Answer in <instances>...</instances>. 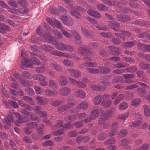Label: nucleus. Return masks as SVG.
Listing matches in <instances>:
<instances>
[{"label": "nucleus", "instance_id": "ddd939ff", "mask_svg": "<svg viewBox=\"0 0 150 150\" xmlns=\"http://www.w3.org/2000/svg\"><path fill=\"white\" fill-rule=\"evenodd\" d=\"M103 112V110L100 108L93 109L92 110L90 114V116L91 120H94L97 118L99 115V113Z\"/></svg>", "mask_w": 150, "mask_h": 150}, {"label": "nucleus", "instance_id": "4be33fe9", "mask_svg": "<svg viewBox=\"0 0 150 150\" xmlns=\"http://www.w3.org/2000/svg\"><path fill=\"white\" fill-rule=\"evenodd\" d=\"M36 100L39 105H46L48 103V100L47 99L43 98L41 97H37L36 98Z\"/></svg>", "mask_w": 150, "mask_h": 150}, {"label": "nucleus", "instance_id": "4c0bfd02", "mask_svg": "<svg viewBox=\"0 0 150 150\" xmlns=\"http://www.w3.org/2000/svg\"><path fill=\"white\" fill-rule=\"evenodd\" d=\"M128 107V104L125 102L120 103L119 105L118 109L120 110H122L127 109Z\"/></svg>", "mask_w": 150, "mask_h": 150}, {"label": "nucleus", "instance_id": "c9c22d12", "mask_svg": "<svg viewBox=\"0 0 150 150\" xmlns=\"http://www.w3.org/2000/svg\"><path fill=\"white\" fill-rule=\"evenodd\" d=\"M142 123L141 120H137L134 122L129 123V127H135L140 126Z\"/></svg>", "mask_w": 150, "mask_h": 150}, {"label": "nucleus", "instance_id": "bf43d9fd", "mask_svg": "<svg viewBox=\"0 0 150 150\" xmlns=\"http://www.w3.org/2000/svg\"><path fill=\"white\" fill-rule=\"evenodd\" d=\"M30 118L31 120L33 121L37 120L38 122H40L41 120L40 118L36 116L35 115H33L32 113H30Z\"/></svg>", "mask_w": 150, "mask_h": 150}, {"label": "nucleus", "instance_id": "a878e982", "mask_svg": "<svg viewBox=\"0 0 150 150\" xmlns=\"http://www.w3.org/2000/svg\"><path fill=\"white\" fill-rule=\"evenodd\" d=\"M87 13L88 14L96 18H100L101 17V16L99 13L93 10H89L88 11Z\"/></svg>", "mask_w": 150, "mask_h": 150}, {"label": "nucleus", "instance_id": "1a4fd4ad", "mask_svg": "<svg viewBox=\"0 0 150 150\" xmlns=\"http://www.w3.org/2000/svg\"><path fill=\"white\" fill-rule=\"evenodd\" d=\"M8 116L4 120L3 123L6 125L4 126V127L6 129L8 128V126H10L11 125V122H13V118L12 115V113L10 112H9L8 113Z\"/></svg>", "mask_w": 150, "mask_h": 150}, {"label": "nucleus", "instance_id": "052dcab7", "mask_svg": "<svg viewBox=\"0 0 150 150\" xmlns=\"http://www.w3.org/2000/svg\"><path fill=\"white\" fill-rule=\"evenodd\" d=\"M115 139L114 138H111L109 139L104 142L105 145H108L110 144H112L114 143L115 142Z\"/></svg>", "mask_w": 150, "mask_h": 150}, {"label": "nucleus", "instance_id": "412c9836", "mask_svg": "<svg viewBox=\"0 0 150 150\" xmlns=\"http://www.w3.org/2000/svg\"><path fill=\"white\" fill-rule=\"evenodd\" d=\"M58 81L59 83L62 86H65L68 83L67 79L63 76H59L58 79Z\"/></svg>", "mask_w": 150, "mask_h": 150}, {"label": "nucleus", "instance_id": "338daca9", "mask_svg": "<svg viewBox=\"0 0 150 150\" xmlns=\"http://www.w3.org/2000/svg\"><path fill=\"white\" fill-rule=\"evenodd\" d=\"M42 110V107L40 106H36L34 109L35 112L36 114H40V113H41Z\"/></svg>", "mask_w": 150, "mask_h": 150}, {"label": "nucleus", "instance_id": "a211bd4d", "mask_svg": "<svg viewBox=\"0 0 150 150\" xmlns=\"http://www.w3.org/2000/svg\"><path fill=\"white\" fill-rule=\"evenodd\" d=\"M71 92V89L67 87H63L59 91V93L62 96H68L70 93Z\"/></svg>", "mask_w": 150, "mask_h": 150}, {"label": "nucleus", "instance_id": "58836bf2", "mask_svg": "<svg viewBox=\"0 0 150 150\" xmlns=\"http://www.w3.org/2000/svg\"><path fill=\"white\" fill-rule=\"evenodd\" d=\"M130 143V141L127 139H124L120 141L118 143V145L120 146H127Z\"/></svg>", "mask_w": 150, "mask_h": 150}, {"label": "nucleus", "instance_id": "69168bd1", "mask_svg": "<svg viewBox=\"0 0 150 150\" xmlns=\"http://www.w3.org/2000/svg\"><path fill=\"white\" fill-rule=\"evenodd\" d=\"M127 66V64L125 63L119 62L115 65V67L116 68H120L124 67Z\"/></svg>", "mask_w": 150, "mask_h": 150}, {"label": "nucleus", "instance_id": "4468645a", "mask_svg": "<svg viewBox=\"0 0 150 150\" xmlns=\"http://www.w3.org/2000/svg\"><path fill=\"white\" fill-rule=\"evenodd\" d=\"M69 74L72 76L78 78L81 76V73L77 69H67Z\"/></svg>", "mask_w": 150, "mask_h": 150}, {"label": "nucleus", "instance_id": "f3484780", "mask_svg": "<svg viewBox=\"0 0 150 150\" xmlns=\"http://www.w3.org/2000/svg\"><path fill=\"white\" fill-rule=\"evenodd\" d=\"M68 104L59 107L58 108V111H59L64 112L67 110L71 107H73L75 104L72 102H70L69 100L67 101Z\"/></svg>", "mask_w": 150, "mask_h": 150}, {"label": "nucleus", "instance_id": "ea45409f", "mask_svg": "<svg viewBox=\"0 0 150 150\" xmlns=\"http://www.w3.org/2000/svg\"><path fill=\"white\" fill-rule=\"evenodd\" d=\"M22 99L25 101L28 102L31 105H35V102L31 98L27 96H25L23 97Z\"/></svg>", "mask_w": 150, "mask_h": 150}, {"label": "nucleus", "instance_id": "8fccbe9b", "mask_svg": "<svg viewBox=\"0 0 150 150\" xmlns=\"http://www.w3.org/2000/svg\"><path fill=\"white\" fill-rule=\"evenodd\" d=\"M51 30L52 31L51 32V33H52L54 35L57 37L58 38H62L63 36L62 34L57 30Z\"/></svg>", "mask_w": 150, "mask_h": 150}, {"label": "nucleus", "instance_id": "37998d69", "mask_svg": "<svg viewBox=\"0 0 150 150\" xmlns=\"http://www.w3.org/2000/svg\"><path fill=\"white\" fill-rule=\"evenodd\" d=\"M97 6L98 10L100 11H105L108 10L107 7L103 4H98L97 5Z\"/></svg>", "mask_w": 150, "mask_h": 150}, {"label": "nucleus", "instance_id": "0eeeda50", "mask_svg": "<svg viewBox=\"0 0 150 150\" xmlns=\"http://www.w3.org/2000/svg\"><path fill=\"white\" fill-rule=\"evenodd\" d=\"M13 114L16 116L18 120L17 121L15 122L16 125L18 126L19 125V124L21 123H26L30 120L29 118L26 116H20L19 113L17 112H14Z\"/></svg>", "mask_w": 150, "mask_h": 150}, {"label": "nucleus", "instance_id": "9b49d317", "mask_svg": "<svg viewBox=\"0 0 150 150\" xmlns=\"http://www.w3.org/2000/svg\"><path fill=\"white\" fill-rule=\"evenodd\" d=\"M110 96L109 95H103V100L101 103L102 106L104 108H108L111 105L112 101L109 99Z\"/></svg>", "mask_w": 150, "mask_h": 150}, {"label": "nucleus", "instance_id": "5701e85b", "mask_svg": "<svg viewBox=\"0 0 150 150\" xmlns=\"http://www.w3.org/2000/svg\"><path fill=\"white\" fill-rule=\"evenodd\" d=\"M42 28L40 26L38 27L36 30V32L39 35H41V39L44 42H47L46 40H45L44 38V36L45 35H46L47 37V34L49 35V34L50 35V34H48L47 33H45V34L43 35L42 33Z\"/></svg>", "mask_w": 150, "mask_h": 150}, {"label": "nucleus", "instance_id": "4d7b16f0", "mask_svg": "<svg viewBox=\"0 0 150 150\" xmlns=\"http://www.w3.org/2000/svg\"><path fill=\"white\" fill-rule=\"evenodd\" d=\"M89 73L92 74L98 73L100 72L99 69H93L92 68H87L86 69Z\"/></svg>", "mask_w": 150, "mask_h": 150}, {"label": "nucleus", "instance_id": "f03ea898", "mask_svg": "<svg viewBox=\"0 0 150 150\" xmlns=\"http://www.w3.org/2000/svg\"><path fill=\"white\" fill-rule=\"evenodd\" d=\"M46 20L47 21L52 27L55 28L56 26L65 37L69 38L71 37V34L63 29L61 23L59 21L55 19L52 20L49 18H47Z\"/></svg>", "mask_w": 150, "mask_h": 150}, {"label": "nucleus", "instance_id": "09e8293b", "mask_svg": "<svg viewBox=\"0 0 150 150\" xmlns=\"http://www.w3.org/2000/svg\"><path fill=\"white\" fill-rule=\"evenodd\" d=\"M124 97V96L123 94L119 95L114 101V104L116 105L118 104L122 99Z\"/></svg>", "mask_w": 150, "mask_h": 150}, {"label": "nucleus", "instance_id": "49530a36", "mask_svg": "<svg viewBox=\"0 0 150 150\" xmlns=\"http://www.w3.org/2000/svg\"><path fill=\"white\" fill-rule=\"evenodd\" d=\"M52 67L53 69L58 71H61L62 70V67L57 64L55 62H53L52 63Z\"/></svg>", "mask_w": 150, "mask_h": 150}, {"label": "nucleus", "instance_id": "393cba45", "mask_svg": "<svg viewBox=\"0 0 150 150\" xmlns=\"http://www.w3.org/2000/svg\"><path fill=\"white\" fill-rule=\"evenodd\" d=\"M117 17L119 21L122 22L127 21L130 19L129 16L126 15H117Z\"/></svg>", "mask_w": 150, "mask_h": 150}, {"label": "nucleus", "instance_id": "6ab92c4d", "mask_svg": "<svg viewBox=\"0 0 150 150\" xmlns=\"http://www.w3.org/2000/svg\"><path fill=\"white\" fill-rule=\"evenodd\" d=\"M44 94L47 96L55 97L58 94V92L49 89L44 90Z\"/></svg>", "mask_w": 150, "mask_h": 150}, {"label": "nucleus", "instance_id": "20e7f679", "mask_svg": "<svg viewBox=\"0 0 150 150\" xmlns=\"http://www.w3.org/2000/svg\"><path fill=\"white\" fill-rule=\"evenodd\" d=\"M62 1L69 6L70 12L72 15L75 16L78 19H81V16L76 11L77 10L79 12H83V9L80 6H77L76 8H73V3L72 0H62Z\"/></svg>", "mask_w": 150, "mask_h": 150}, {"label": "nucleus", "instance_id": "9d476101", "mask_svg": "<svg viewBox=\"0 0 150 150\" xmlns=\"http://www.w3.org/2000/svg\"><path fill=\"white\" fill-rule=\"evenodd\" d=\"M137 92L141 97H143L150 102V92L148 94L147 93L144 88H138L137 89Z\"/></svg>", "mask_w": 150, "mask_h": 150}, {"label": "nucleus", "instance_id": "7c9ffc66", "mask_svg": "<svg viewBox=\"0 0 150 150\" xmlns=\"http://www.w3.org/2000/svg\"><path fill=\"white\" fill-rule=\"evenodd\" d=\"M88 105L89 104L88 102L86 101H83L79 104L77 106L79 110L81 109L86 110L88 108Z\"/></svg>", "mask_w": 150, "mask_h": 150}, {"label": "nucleus", "instance_id": "72a5a7b5", "mask_svg": "<svg viewBox=\"0 0 150 150\" xmlns=\"http://www.w3.org/2000/svg\"><path fill=\"white\" fill-rule=\"evenodd\" d=\"M103 99V95H98L95 97L93 100L94 103L95 105H99L101 103L102 99Z\"/></svg>", "mask_w": 150, "mask_h": 150}, {"label": "nucleus", "instance_id": "3c124183", "mask_svg": "<svg viewBox=\"0 0 150 150\" xmlns=\"http://www.w3.org/2000/svg\"><path fill=\"white\" fill-rule=\"evenodd\" d=\"M71 33L74 38L77 41L81 39V36L76 31L72 30L71 32Z\"/></svg>", "mask_w": 150, "mask_h": 150}, {"label": "nucleus", "instance_id": "774afa93", "mask_svg": "<svg viewBox=\"0 0 150 150\" xmlns=\"http://www.w3.org/2000/svg\"><path fill=\"white\" fill-rule=\"evenodd\" d=\"M76 117V118L79 119H82L84 118L86 116V114L85 113H79L75 115Z\"/></svg>", "mask_w": 150, "mask_h": 150}, {"label": "nucleus", "instance_id": "f8f14e48", "mask_svg": "<svg viewBox=\"0 0 150 150\" xmlns=\"http://www.w3.org/2000/svg\"><path fill=\"white\" fill-rule=\"evenodd\" d=\"M0 6L2 8L7 9L9 12L13 14H17L19 12L18 9L10 7L2 1H0Z\"/></svg>", "mask_w": 150, "mask_h": 150}, {"label": "nucleus", "instance_id": "c03bdc74", "mask_svg": "<svg viewBox=\"0 0 150 150\" xmlns=\"http://www.w3.org/2000/svg\"><path fill=\"white\" fill-rule=\"evenodd\" d=\"M34 89L37 94H42L44 93V90L38 85H36L35 86Z\"/></svg>", "mask_w": 150, "mask_h": 150}, {"label": "nucleus", "instance_id": "13d9d810", "mask_svg": "<svg viewBox=\"0 0 150 150\" xmlns=\"http://www.w3.org/2000/svg\"><path fill=\"white\" fill-rule=\"evenodd\" d=\"M8 4L9 6L17 8L18 7V5L16 2L13 0L9 1L8 2Z\"/></svg>", "mask_w": 150, "mask_h": 150}, {"label": "nucleus", "instance_id": "bb28decb", "mask_svg": "<svg viewBox=\"0 0 150 150\" xmlns=\"http://www.w3.org/2000/svg\"><path fill=\"white\" fill-rule=\"evenodd\" d=\"M109 52L113 55H118L119 54V51L118 48L114 46L109 47Z\"/></svg>", "mask_w": 150, "mask_h": 150}, {"label": "nucleus", "instance_id": "864d4df0", "mask_svg": "<svg viewBox=\"0 0 150 150\" xmlns=\"http://www.w3.org/2000/svg\"><path fill=\"white\" fill-rule=\"evenodd\" d=\"M141 100L139 98H137L132 100L131 102V105L133 106H138L140 103Z\"/></svg>", "mask_w": 150, "mask_h": 150}, {"label": "nucleus", "instance_id": "dca6fc26", "mask_svg": "<svg viewBox=\"0 0 150 150\" xmlns=\"http://www.w3.org/2000/svg\"><path fill=\"white\" fill-rule=\"evenodd\" d=\"M75 96L77 98L83 99L86 96V93L85 91L81 89H78L74 92Z\"/></svg>", "mask_w": 150, "mask_h": 150}, {"label": "nucleus", "instance_id": "aec40b11", "mask_svg": "<svg viewBox=\"0 0 150 150\" xmlns=\"http://www.w3.org/2000/svg\"><path fill=\"white\" fill-rule=\"evenodd\" d=\"M108 25L115 31H117L120 29V24L117 22L110 21L109 22Z\"/></svg>", "mask_w": 150, "mask_h": 150}, {"label": "nucleus", "instance_id": "7ed1b4c3", "mask_svg": "<svg viewBox=\"0 0 150 150\" xmlns=\"http://www.w3.org/2000/svg\"><path fill=\"white\" fill-rule=\"evenodd\" d=\"M47 37L45 35L44 36V38L47 42L52 44L54 45L56 48L58 50L61 51H65L66 45L59 42H56L55 40V38L51 35H47Z\"/></svg>", "mask_w": 150, "mask_h": 150}, {"label": "nucleus", "instance_id": "de8ad7c7", "mask_svg": "<svg viewBox=\"0 0 150 150\" xmlns=\"http://www.w3.org/2000/svg\"><path fill=\"white\" fill-rule=\"evenodd\" d=\"M75 115H69L66 117L64 120L67 122H71L74 120L76 119V117Z\"/></svg>", "mask_w": 150, "mask_h": 150}, {"label": "nucleus", "instance_id": "680f3d73", "mask_svg": "<svg viewBox=\"0 0 150 150\" xmlns=\"http://www.w3.org/2000/svg\"><path fill=\"white\" fill-rule=\"evenodd\" d=\"M100 35L102 37H104L106 38H108L111 37L112 35L111 33L109 32H103L100 33Z\"/></svg>", "mask_w": 150, "mask_h": 150}, {"label": "nucleus", "instance_id": "6e6d98bb", "mask_svg": "<svg viewBox=\"0 0 150 150\" xmlns=\"http://www.w3.org/2000/svg\"><path fill=\"white\" fill-rule=\"evenodd\" d=\"M129 115V113L126 112L124 114L120 115L118 117V118L123 120H125L128 117Z\"/></svg>", "mask_w": 150, "mask_h": 150}, {"label": "nucleus", "instance_id": "b1692460", "mask_svg": "<svg viewBox=\"0 0 150 150\" xmlns=\"http://www.w3.org/2000/svg\"><path fill=\"white\" fill-rule=\"evenodd\" d=\"M115 35L118 37H119L123 39V40L124 41L125 40V38L126 37H130L131 34L130 33L127 31H122V33H120V34L115 33Z\"/></svg>", "mask_w": 150, "mask_h": 150}, {"label": "nucleus", "instance_id": "39448f33", "mask_svg": "<svg viewBox=\"0 0 150 150\" xmlns=\"http://www.w3.org/2000/svg\"><path fill=\"white\" fill-rule=\"evenodd\" d=\"M40 63V61L35 57L32 58L31 60L24 58V59L23 60L21 64L20 67L21 68L25 69L27 68L30 67L32 66L33 64L38 65Z\"/></svg>", "mask_w": 150, "mask_h": 150}, {"label": "nucleus", "instance_id": "6e6552de", "mask_svg": "<svg viewBox=\"0 0 150 150\" xmlns=\"http://www.w3.org/2000/svg\"><path fill=\"white\" fill-rule=\"evenodd\" d=\"M61 20L63 24L67 26H71L74 24L73 19L68 15H62Z\"/></svg>", "mask_w": 150, "mask_h": 150}, {"label": "nucleus", "instance_id": "79ce46f5", "mask_svg": "<svg viewBox=\"0 0 150 150\" xmlns=\"http://www.w3.org/2000/svg\"><path fill=\"white\" fill-rule=\"evenodd\" d=\"M134 44L133 41L126 42L124 43L122 45V47L124 48L130 47H132Z\"/></svg>", "mask_w": 150, "mask_h": 150}, {"label": "nucleus", "instance_id": "603ef678", "mask_svg": "<svg viewBox=\"0 0 150 150\" xmlns=\"http://www.w3.org/2000/svg\"><path fill=\"white\" fill-rule=\"evenodd\" d=\"M100 74H105L110 72V69L108 68H105L103 67H100Z\"/></svg>", "mask_w": 150, "mask_h": 150}, {"label": "nucleus", "instance_id": "e2e57ef3", "mask_svg": "<svg viewBox=\"0 0 150 150\" xmlns=\"http://www.w3.org/2000/svg\"><path fill=\"white\" fill-rule=\"evenodd\" d=\"M20 83L24 86H27L30 84V81H29L22 78L20 80Z\"/></svg>", "mask_w": 150, "mask_h": 150}, {"label": "nucleus", "instance_id": "a19ab883", "mask_svg": "<svg viewBox=\"0 0 150 150\" xmlns=\"http://www.w3.org/2000/svg\"><path fill=\"white\" fill-rule=\"evenodd\" d=\"M45 64H43L41 65V67L37 68L35 71L37 73H43L45 71Z\"/></svg>", "mask_w": 150, "mask_h": 150}, {"label": "nucleus", "instance_id": "cd10ccee", "mask_svg": "<svg viewBox=\"0 0 150 150\" xmlns=\"http://www.w3.org/2000/svg\"><path fill=\"white\" fill-rule=\"evenodd\" d=\"M64 103L62 100H50V105L54 106H57L62 104Z\"/></svg>", "mask_w": 150, "mask_h": 150}, {"label": "nucleus", "instance_id": "2eb2a0df", "mask_svg": "<svg viewBox=\"0 0 150 150\" xmlns=\"http://www.w3.org/2000/svg\"><path fill=\"white\" fill-rule=\"evenodd\" d=\"M69 79L70 82L76 85L79 88H84L87 86L86 84L81 81H78L76 80L71 77H69Z\"/></svg>", "mask_w": 150, "mask_h": 150}, {"label": "nucleus", "instance_id": "423d86ee", "mask_svg": "<svg viewBox=\"0 0 150 150\" xmlns=\"http://www.w3.org/2000/svg\"><path fill=\"white\" fill-rule=\"evenodd\" d=\"M77 52L82 55H85L86 54H87L88 55L86 57V59L88 61H92L91 57H89V55L92 56L93 52L91 51L90 49L83 46H81L78 50Z\"/></svg>", "mask_w": 150, "mask_h": 150}, {"label": "nucleus", "instance_id": "2f4dec72", "mask_svg": "<svg viewBox=\"0 0 150 150\" xmlns=\"http://www.w3.org/2000/svg\"><path fill=\"white\" fill-rule=\"evenodd\" d=\"M18 103L21 107L26 108L28 110L30 111L33 109V108L32 106L28 104L25 103L22 101L18 100Z\"/></svg>", "mask_w": 150, "mask_h": 150}, {"label": "nucleus", "instance_id": "0e129e2a", "mask_svg": "<svg viewBox=\"0 0 150 150\" xmlns=\"http://www.w3.org/2000/svg\"><path fill=\"white\" fill-rule=\"evenodd\" d=\"M146 45L145 44L142 43H138V48L140 50L142 51H145V47H146Z\"/></svg>", "mask_w": 150, "mask_h": 150}, {"label": "nucleus", "instance_id": "473e14b6", "mask_svg": "<svg viewBox=\"0 0 150 150\" xmlns=\"http://www.w3.org/2000/svg\"><path fill=\"white\" fill-rule=\"evenodd\" d=\"M10 30V27L4 24L0 23V33H4L5 31Z\"/></svg>", "mask_w": 150, "mask_h": 150}, {"label": "nucleus", "instance_id": "5fc2aeb1", "mask_svg": "<svg viewBox=\"0 0 150 150\" xmlns=\"http://www.w3.org/2000/svg\"><path fill=\"white\" fill-rule=\"evenodd\" d=\"M63 64L65 66L71 67L73 65V62L69 59H65L63 61Z\"/></svg>", "mask_w": 150, "mask_h": 150}, {"label": "nucleus", "instance_id": "c85d7f7f", "mask_svg": "<svg viewBox=\"0 0 150 150\" xmlns=\"http://www.w3.org/2000/svg\"><path fill=\"white\" fill-rule=\"evenodd\" d=\"M91 88L92 90L94 91H100L105 90L106 88L103 87V86H98L94 85H91Z\"/></svg>", "mask_w": 150, "mask_h": 150}, {"label": "nucleus", "instance_id": "c756f323", "mask_svg": "<svg viewBox=\"0 0 150 150\" xmlns=\"http://www.w3.org/2000/svg\"><path fill=\"white\" fill-rule=\"evenodd\" d=\"M113 114L114 112L112 110H108L106 111L103 115L104 117H105V119L107 120L112 117Z\"/></svg>", "mask_w": 150, "mask_h": 150}, {"label": "nucleus", "instance_id": "f257e3e1", "mask_svg": "<svg viewBox=\"0 0 150 150\" xmlns=\"http://www.w3.org/2000/svg\"><path fill=\"white\" fill-rule=\"evenodd\" d=\"M41 48L45 51L49 52L53 55L59 56H64L66 58L74 59L76 61L79 60V58L75 56L73 54H67L59 51H54V48L52 46L47 45H44L41 46Z\"/></svg>", "mask_w": 150, "mask_h": 150}, {"label": "nucleus", "instance_id": "e433bc0d", "mask_svg": "<svg viewBox=\"0 0 150 150\" xmlns=\"http://www.w3.org/2000/svg\"><path fill=\"white\" fill-rule=\"evenodd\" d=\"M49 86L52 89H57L58 87L57 83L52 80H49Z\"/></svg>", "mask_w": 150, "mask_h": 150}, {"label": "nucleus", "instance_id": "a18cd8bd", "mask_svg": "<svg viewBox=\"0 0 150 150\" xmlns=\"http://www.w3.org/2000/svg\"><path fill=\"white\" fill-rule=\"evenodd\" d=\"M38 125L37 122H29L26 124V126L28 128L32 129L35 128Z\"/></svg>", "mask_w": 150, "mask_h": 150}, {"label": "nucleus", "instance_id": "f704fd0d", "mask_svg": "<svg viewBox=\"0 0 150 150\" xmlns=\"http://www.w3.org/2000/svg\"><path fill=\"white\" fill-rule=\"evenodd\" d=\"M144 109V114L146 117H148L150 116V108L146 105H145L143 106Z\"/></svg>", "mask_w": 150, "mask_h": 150}]
</instances>
